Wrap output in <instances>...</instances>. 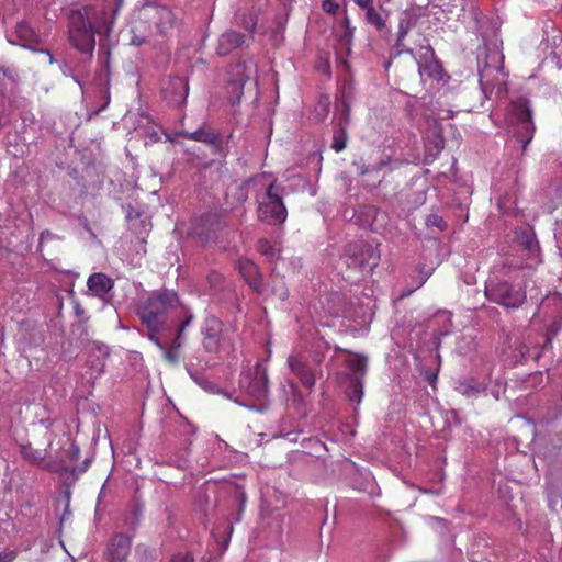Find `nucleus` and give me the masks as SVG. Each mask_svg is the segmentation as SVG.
I'll use <instances>...</instances> for the list:
<instances>
[{
    "label": "nucleus",
    "instance_id": "nucleus-11",
    "mask_svg": "<svg viewBox=\"0 0 562 562\" xmlns=\"http://www.w3.org/2000/svg\"><path fill=\"white\" fill-rule=\"evenodd\" d=\"M256 74V64L252 59L236 63L228 70L227 91L231 102L238 103L244 94L245 83Z\"/></svg>",
    "mask_w": 562,
    "mask_h": 562
},
{
    "label": "nucleus",
    "instance_id": "nucleus-25",
    "mask_svg": "<svg viewBox=\"0 0 562 562\" xmlns=\"http://www.w3.org/2000/svg\"><path fill=\"white\" fill-rule=\"evenodd\" d=\"M162 352L164 358L172 363L176 364L179 361V348L181 346V341L179 338H175L171 342L170 347H167V341L162 337L159 336V342L155 344Z\"/></svg>",
    "mask_w": 562,
    "mask_h": 562
},
{
    "label": "nucleus",
    "instance_id": "nucleus-13",
    "mask_svg": "<svg viewBox=\"0 0 562 562\" xmlns=\"http://www.w3.org/2000/svg\"><path fill=\"white\" fill-rule=\"evenodd\" d=\"M240 389L256 401H263L268 394L266 369L257 363L252 370L241 375Z\"/></svg>",
    "mask_w": 562,
    "mask_h": 562
},
{
    "label": "nucleus",
    "instance_id": "nucleus-12",
    "mask_svg": "<svg viewBox=\"0 0 562 562\" xmlns=\"http://www.w3.org/2000/svg\"><path fill=\"white\" fill-rule=\"evenodd\" d=\"M19 451L24 461L48 472H61L69 468L68 463L64 459L46 460L49 454L47 449H35L31 443H20Z\"/></svg>",
    "mask_w": 562,
    "mask_h": 562
},
{
    "label": "nucleus",
    "instance_id": "nucleus-34",
    "mask_svg": "<svg viewBox=\"0 0 562 562\" xmlns=\"http://www.w3.org/2000/svg\"><path fill=\"white\" fill-rule=\"evenodd\" d=\"M425 223L427 227H437L439 231H445L447 228V223L445 222V220L435 213L429 214L426 217Z\"/></svg>",
    "mask_w": 562,
    "mask_h": 562
},
{
    "label": "nucleus",
    "instance_id": "nucleus-5",
    "mask_svg": "<svg viewBox=\"0 0 562 562\" xmlns=\"http://www.w3.org/2000/svg\"><path fill=\"white\" fill-rule=\"evenodd\" d=\"M173 24L175 15L169 8L146 3L135 11L133 32L165 34L173 27Z\"/></svg>",
    "mask_w": 562,
    "mask_h": 562
},
{
    "label": "nucleus",
    "instance_id": "nucleus-31",
    "mask_svg": "<svg viewBox=\"0 0 562 562\" xmlns=\"http://www.w3.org/2000/svg\"><path fill=\"white\" fill-rule=\"evenodd\" d=\"M60 70L64 76L71 77L80 88H83V75L76 72L74 66L69 64H63L60 66Z\"/></svg>",
    "mask_w": 562,
    "mask_h": 562
},
{
    "label": "nucleus",
    "instance_id": "nucleus-57",
    "mask_svg": "<svg viewBox=\"0 0 562 562\" xmlns=\"http://www.w3.org/2000/svg\"><path fill=\"white\" fill-rule=\"evenodd\" d=\"M347 279H350L353 282V281H358L359 277L353 278L352 276H347Z\"/></svg>",
    "mask_w": 562,
    "mask_h": 562
},
{
    "label": "nucleus",
    "instance_id": "nucleus-17",
    "mask_svg": "<svg viewBox=\"0 0 562 562\" xmlns=\"http://www.w3.org/2000/svg\"><path fill=\"white\" fill-rule=\"evenodd\" d=\"M488 384V378L464 376L456 381L454 390L465 397L473 398L484 393Z\"/></svg>",
    "mask_w": 562,
    "mask_h": 562
},
{
    "label": "nucleus",
    "instance_id": "nucleus-40",
    "mask_svg": "<svg viewBox=\"0 0 562 562\" xmlns=\"http://www.w3.org/2000/svg\"><path fill=\"white\" fill-rule=\"evenodd\" d=\"M111 29H112V21H110L105 16V13H103L95 31L99 33H101V32L109 33L111 31Z\"/></svg>",
    "mask_w": 562,
    "mask_h": 562
},
{
    "label": "nucleus",
    "instance_id": "nucleus-14",
    "mask_svg": "<svg viewBox=\"0 0 562 562\" xmlns=\"http://www.w3.org/2000/svg\"><path fill=\"white\" fill-rule=\"evenodd\" d=\"M15 35L19 40V44L22 47L32 52L44 54L47 57V63L49 65L55 63V58L48 49H42L38 47L43 41L27 22H20L16 24Z\"/></svg>",
    "mask_w": 562,
    "mask_h": 562
},
{
    "label": "nucleus",
    "instance_id": "nucleus-46",
    "mask_svg": "<svg viewBox=\"0 0 562 562\" xmlns=\"http://www.w3.org/2000/svg\"><path fill=\"white\" fill-rule=\"evenodd\" d=\"M170 562H192V558L189 553L176 554Z\"/></svg>",
    "mask_w": 562,
    "mask_h": 562
},
{
    "label": "nucleus",
    "instance_id": "nucleus-55",
    "mask_svg": "<svg viewBox=\"0 0 562 562\" xmlns=\"http://www.w3.org/2000/svg\"><path fill=\"white\" fill-rule=\"evenodd\" d=\"M442 316H445L448 321L451 318V314L449 312H442Z\"/></svg>",
    "mask_w": 562,
    "mask_h": 562
},
{
    "label": "nucleus",
    "instance_id": "nucleus-48",
    "mask_svg": "<svg viewBox=\"0 0 562 562\" xmlns=\"http://www.w3.org/2000/svg\"><path fill=\"white\" fill-rule=\"evenodd\" d=\"M49 459H64L65 461H69L67 458V452L65 448H61L60 451L56 452L55 454L50 456Z\"/></svg>",
    "mask_w": 562,
    "mask_h": 562
},
{
    "label": "nucleus",
    "instance_id": "nucleus-26",
    "mask_svg": "<svg viewBox=\"0 0 562 562\" xmlns=\"http://www.w3.org/2000/svg\"><path fill=\"white\" fill-rule=\"evenodd\" d=\"M181 135L189 139L202 142L205 144H215L218 140V135L209 128H198L194 132H183Z\"/></svg>",
    "mask_w": 562,
    "mask_h": 562
},
{
    "label": "nucleus",
    "instance_id": "nucleus-35",
    "mask_svg": "<svg viewBox=\"0 0 562 562\" xmlns=\"http://www.w3.org/2000/svg\"><path fill=\"white\" fill-rule=\"evenodd\" d=\"M257 249L260 254H262L263 256H266L267 258L269 259H272L276 255V250L274 248L271 246V244L266 240V239H261L259 243H258V246H257Z\"/></svg>",
    "mask_w": 562,
    "mask_h": 562
},
{
    "label": "nucleus",
    "instance_id": "nucleus-22",
    "mask_svg": "<svg viewBox=\"0 0 562 562\" xmlns=\"http://www.w3.org/2000/svg\"><path fill=\"white\" fill-rule=\"evenodd\" d=\"M245 42V36L236 31H228L221 35L218 40L217 54L228 55L233 49L240 47Z\"/></svg>",
    "mask_w": 562,
    "mask_h": 562
},
{
    "label": "nucleus",
    "instance_id": "nucleus-16",
    "mask_svg": "<svg viewBox=\"0 0 562 562\" xmlns=\"http://www.w3.org/2000/svg\"><path fill=\"white\" fill-rule=\"evenodd\" d=\"M201 330L205 350L217 352L222 341L223 323L214 316H209L205 318Z\"/></svg>",
    "mask_w": 562,
    "mask_h": 562
},
{
    "label": "nucleus",
    "instance_id": "nucleus-3",
    "mask_svg": "<svg viewBox=\"0 0 562 562\" xmlns=\"http://www.w3.org/2000/svg\"><path fill=\"white\" fill-rule=\"evenodd\" d=\"M503 60L504 56L496 45L492 49L484 46L477 56L480 86L482 93L487 99H491L493 94L503 97L507 93Z\"/></svg>",
    "mask_w": 562,
    "mask_h": 562
},
{
    "label": "nucleus",
    "instance_id": "nucleus-52",
    "mask_svg": "<svg viewBox=\"0 0 562 562\" xmlns=\"http://www.w3.org/2000/svg\"><path fill=\"white\" fill-rule=\"evenodd\" d=\"M8 123V117L0 114V127Z\"/></svg>",
    "mask_w": 562,
    "mask_h": 562
},
{
    "label": "nucleus",
    "instance_id": "nucleus-7",
    "mask_svg": "<svg viewBox=\"0 0 562 562\" xmlns=\"http://www.w3.org/2000/svg\"><path fill=\"white\" fill-rule=\"evenodd\" d=\"M510 123L516 126L515 136L522 144V149L526 150L536 130L529 100L520 98L512 103Z\"/></svg>",
    "mask_w": 562,
    "mask_h": 562
},
{
    "label": "nucleus",
    "instance_id": "nucleus-4",
    "mask_svg": "<svg viewBox=\"0 0 562 562\" xmlns=\"http://www.w3.org/2000/svg\"><path fill=\"white\" fill-rule=\"evenodd\" d=\"M324 359L325 356L321 351L294 349L288 356L286 364L301 385L312 391L316 381L323 378L322 364Z\"/></svg>",
    "mask_w": 562,
    "mask_h": 562
},
{
    "label": "nucleus",
    "instance_id": "nucleus-28",
    "mask_svg": "<svg viewBox=\"0 0 562 562\" xmlns=\"http://www.w3.org/2000/svg\"><path fill=\"white\" fill-rule=\"evenodd\" d=\"M66 452H67V458L69 460L66 462L68 463L69 468L66 470H63L60 473H67V472L75 473L77 470L75 467V463L79 460L80 448L75 442H68V448L66 449Z\"/></svg>",
    "mask_w": 562,
    "mask_h": 562
},
{
    "label": "nucleus",
    "instance_id": "nucleus-18",
    "mask_svg": "<svg viewBox=\"0 0 562 562\" xmlns=\"http://www.w3.org/2000/svg\"><path fill=\"white\" fill-rule=\"evenodd\" d=\"M348 368L352 373L351 382L353 392L349 394L351 401L360 402L362 396V384L359 380L363 375L367 368V359L360 356H350L346 361Z\"/></svg>",
    "mask_w": 562,
    "mask_h": 562
},
{
    "label": "nucleus",
    "instance_id": "nucleus-41",
    "mask_svg": "<svg viewBox=\"0 0 562 562\" xmlns=\"http://www.w3.org/2000/svg\"><path fill=\"white\" fill-rule=\"evenodd\" d=\"M193 318V315L191 313H186V316H184V319L180 323L178 329H177V337L176 338H181L182 336V333L184 331V329L190 325L191 321Z\"/></svg>",
    "mask_w": 562,
    "mask_h": 562
},
{
    "label": "nucleus",
    "instance_id": "nucleus-38",
    "mask_svg": "<svg viewBox=\"0 0 562 562\" xmlns=\"http://www.w3.org/2000/svg\"><path fill=\"white\" fill-rule=\"evenodd\" d=\"M339 8L340 5L336 0H322V9L328 14L335 15Z\"/></svg>",
    "mask_w": 562,
    "mask_h": 562
},
{
    "label": "nucleus",
    "instance_id": "nucleus-30",
    "mask_svg": "<svg viewBox=\"0 0 562 562\" xmlns=\"http://www.w3.org/2000/svg\"><path fill=\"white\" fill-rule=\"evenodd\" d=\"M366 11V20L369 24L375 26L378 30H381L385 25V21L382 15L374 9L373 5L364 9Z\"/></svg>",
    "mask_w": 562,
    "mask_h": 562
},
{
    "label": "nucleus",
    "instance_id": "nucleus-19",
    "mask_svg": "<svg viewBox=\"0 0 562 562\" xmlns=\"http://www.w3.org/2000/svg\"><path fill=\"white\" fill-rule=\"evenodd\" d=\"M130 551L131 539L123 533L113 536L106 548L110 562H123L128 557Z\"/></svg>",
    "mask_w": 562,
    "mask_h": 562
},
{
    "label": "nucleus",
    "instance_id": "nucleus-50",
    "mask_svg": "<svg viewBox=\"0 0 562 562\" xmlns=\"http://www.w3.org/2000/svg\"><path fill=\"white\" fill-rule=\"evenodd\" d=\"M54 237V234L50 232H43L40 236V243L43 244L46 240H49Z\"/></svg>",
    "mask_w": 562,
    "mask_h": 562
},
{
    "label": "nucleus",
    "instance_id": "nucleus-10",
    "mask_svg": "<svg viewBox=\"0 0 562 562\" xmlns=\"http://www.w3.org/2000/svg\"><path fill=\"white\" fill-rule=\"evenodd\" d=\"M94 32L91 23L80 12L71 15L69 38L78 50L92 56L95 46Z\"/></svg>",
    "mask_w": 562,
    "mask_h": 562
},
{
    "label": "nucleus",
    "instance_id": "nucleus-42",
    "mask_svg": "<svg viewBox=\"0 0 562 562\" xmlns=\"http://www.w3.org/2000/svg\"><path fill=\"white\" fill-rule=\"evenodd\" d=\"M207 280L209 282L211 283V288L213 291H217L218 290V285L220 283L222 282L223 280V277L222 274L217 273V272H212L210 273V276L207 277Z\"/></svg>",
    "mask_w": 562,
    "mask_h": 562
},
{
    "label": "nucleus",
    "instance_id": "nucleus-51",
    "mask_svg": "<svg viewBox=\"0 0 562 562\" xmlns=\"http://www.w3.org/2000/svg\"><path fill=\"white\" fill-rule=\"evenodd\" d=\"M370 171H371V167L370 166H362L361 170H360V173L361 175H366V173H369Z\"/></svg>",
    "mask_w": 562,
    "mask_h": 562
},
{
    "label": "nucleus",
    "instance_id": "nucleus-45",
    "mask_svg": "<svg viewBox=\"0 0 562 562\" xmlns=\"http://www.w3.org/2000/svg\"><path fill=\"white\" fill-rule=\"evenodd\" d=\"M318 109H319V119L322 120V119L326 117L329 112V102L327 100L325 102H319Z\"/></svg>",
    "mask_w": 562,
    "mask_h": 562
},
{
    "label": "nucleus",
    "instance_id": "nucleus-20",
    "mask_svg": "<svg viewBox=\"0 0 562 562\" xmlns=\"http://www.w3.org/2000/svg\"><path fill=\"white\" fill-rule=\"evenodd\" d=\"M87 286L93 296L104 300L113 289L114 283L105 273L97 272L88 278Z\"/></svg>",
    "mask_w": 562,
    "mask_h": 562
},
{
    "label": "nucleus",
    "instance_id": "nucleus-37",
    "mask_svg": "<svg viewBox=\"0 0 562 562\" xmlns=\"http://www.w3.org/2000/svg\"><path fill=\"white\" fill-rule=\"evenodd\" d=\"M90 59H91V56L89 55L88 57L80 60L76 66H74L76 72L83 75V85L86 83V80L89 76L88 68H89Z\"/></svg>",
    "mask_w": 562,
    "mask_h": 562
},
{
    "label": "nucleus",
    "instance_id": "nucleus-43",
    "mask_svg": "<svg viewBox=\"0 0 562 562\" xmlns=\"http://www.w3.org/2000/svg\"><path fill=\"white\" fill-rule=\"evenodd\" d=\"M407 33H408V26L405 23L401 22L398 25V32H397V42H396L397 47H401L402 41L405 38Z\"/></svg>",
    "mask_w": 562,
    "mask_h": 562
},
{
    "label": "nucleus",
    "instance_id": "nucleus-49",
    "mask_svg": "<svg viewBox=\"0 0 562 562\" xmlns=\"http://www.w3.org/2000/svg\"><path fill=\"white\" fill-rule=\"evenodd\" d=\"M144 42H145V36H139V35L134 34L133 37L131 38V44L135 45V46L142 45Z\"/></svg>",
    "mask_w": 562,
    "mask_h": 562
},
{
    "label": "nucleus",
    "instance_id": "nucleus-53",
    "mask_svg": "<svg viewBox=\"0 0 562 562\" xmlns=\"http://www.w3.org/2000/svg\"><path fill=\"white\" fill-rule=\"evenodd\" d=\"M150 137L153 138L154 142H157L160 139L159 134L157 132L150 133Z\"/></svg>",
    "mask_w": 562,
    "mask_h": 562
},
{
    "label": "nucleus",
    "instance_id": "nucleus-2",
    "mask_svg": "<svg viewBox=\"0 0 562 562\" xmlns=\"http://www.w3.org/2000/svg\"><path fill=\"white\" fill-rule=\"evenodd\" d=\"M255 181L261 189V193L257 194L258 218L269 225H279L285 222L288 211L283 203V186L269 173L258 176Z\"/></svg>",
    "mask_w": 562,
    "mask_h": 562
},
{
    "label": "nucleus",
    "instance_id": "nucleus-21",
    "mask_svg": "<svg viewBox=\"0 0 562 562\" xmlns=\"http://www.w3.org/2000/svg\"><path fill=\"white\" fill-rule=\"evenodd\" d=\"M548 502L551 509H562V470L551 471L548 477Z\"/></svg>",
    "mask_w": 562,
    "mask_h": 562
},
{
    "label": "nucleus",
    "instance_id": "nucleus-23",
    "mask_svg": "<svg viewBox=\"0 0 562 562\" xmlns=\"http://www.w3.org/2000/svg\"><path fill=\"white\" fill-rule=\"evenodd\" d=\"M202 229L196 234L204 240L213 239L217 232L222 231L226 224L216 215H207L201 220Z\"/></svg>",
    "mask_w": 562,
    "mask_h": 562
},
{
    "label": "nucleus",
    "instance_id": "nucleus-54",
    "mask_svg": "<svg viewBox=\"0 0 562 562\" xmlns=\"http://www.w3.org/2000/svg\"><path fill=\"white\" fill-rule=\"evenodd\" d=\"M115 2H116V7H115V10H114V13H116L119 11L123 0H115Z\"/></svg>",
    "mask_w": 562,
    "mask_h": 562
},
{
    "label": "nucleus",
    "instance_id": "nucleus-27",
    "mask_svg": "<svg viewBox=\"0 0 562 562\" xmlns=\"http://www.w3.org/2000/svg\"><path fill=\"white\" fill-rule=\"evenodd\" d=\"M418 70L422 76H427L434 80H440L442 77V68L435 60L426 61L424 65L419 64Z\"/></svg>",
    "mask_w": 562,
    "mask_h": 562
},
{
    "label": "nucleus",
    "instance_id": "nucleus-47",
    "mask_svg": "<svg viewBox=\"0 0 562 562\" xmlns=\"http://www.w3.org/2000/svg\"><path fill=\"white\" fill-rule=\"evenodd\" d=\"M352 1L362 10L373 5V0H352Z\"/></svg>",
    "mask_w": 562,
    "mask_h": 562
},
{
    "label": "nucleus",
    "instance_id": "nucleus-33",
    "mask_svg": "<svg viewBox=\"0 0 562 562\" xmlns=\"http://www.w3.org/2000/svg\"><path fill=\"white\" fill-rule=\"evenodd\" d=\"M341 24L345 29L344 31V34H342V40L347 43V44H350L352 38H353V35H355V27L351 25V21L349 19V16L347 14H345L342 21H341Z\"/></svg>",
    "mask_w": 562,
    "mask_h": 562
},
{
    "label": "nucleus",
    "instance_id": "nucleus-8",
    "mask_svg": "<svg viewBox=\"0 0 562 562\" xmlns=\"http://www.w3.org/2000/svg\"><path fill=\"white\" fill-rule=\"evenodd\" d=\"M533 318L548 327V340H550L562 326V294L547 295L539 304Z\"/></svg>",
    "mask_w": 562,
    "mask_h": 562
},
{
    "label": "nucleus",
    "instance_id": "nucleus-29",
    "mask_svg": "<svg viewBox=\"0 0 562 562\" xmlns=\"http://www.w3.org/2000/svg\"><path fill=\"white\" fill-rule=\"evenodd\" d=\"M239 273L245 279V281H248L250 278H252L256 273H258L257 266L248 259H240L237 263Z\"/></svg>",
    "mask_w": 562,
    "mask_h": 562
},
{
    "label": "nucleus",
    "instance_id": "nucleus-44",
    "mask_svg": "<svg viewBox=\"0 0 562 562\" xmlns=\"http://www.w3.org/2000/svg\"><path fill=\"white\" fill-rule=\"evenodd\" d=\"M15 558L16 552L14 550L0 551V562H13Z\"/></svg>",
    "mask_w": 562,
    "mask_h": 562
},
{
    "label": "nucleus",
    "instance_id": "nucleus-15",
    "mask_svg": "<svg viewBox=\"0 0 562 562\" xmlns=\"http://www.w3.org/2000/svg\"><path fill=\"white\" fill-rule=\"evenodd\" d=\"M161 93L173 105H182L189 93L188 81L182 77H168L162 81Z\"/></svg>",
    "mask_w": 562,
    "mask_h": 562
},
{
    "label": "nucleus",
    "instance_id": "nucleus-32",
    "mask_svg": "<svg viewBox=\"0 0 562 562\" xmlns=\"http://www.w3.org/2000/svg\"><path fill=\"white\" fill-rule=\"evenodd\" d=\"M99 353L100 357H98L97 362L91 364V369L93 370L91 374L94 376H99L101 373H103L108 351L105 349H99Z\"/></svg>",
    "mask_w": 562,
    "mask_h": 562
},
{
    "label": "nucleus",
    "instance_id": "nucleus-58",
    "mask_svg": "<svg viewBox=\"0 0 562 562\" xmlns=\"http://www.w3.org/2000/svg\"><path fill=\"white\" fill-rule=\"evenodd\" d=\"M109 103H110V97L108 95L106 97V102H105V104H104V106L102 109H104Z\"/></svg>",
    "mask_w": 562,
    "mask_h": 562
},
{
    "label": "nucleus",
    "instance_id": "nucleus-1",
    "mask_svg": "<svg viewBox=\"0 0 562 562\" xmlns=\"http://www.w3.org/2000/svg\"><path fill=\"white\" fill-rule=\"evenodd\" d=\"M178 304V296L172 291H159L148 296L138 307L137 315L148 330V338L159 342V335L169 331L176 325L170 311Z\"/></svg>",
    "mask_w": 562,
    "mask_h": 562
},
{
    "label": "nucleus",
    "instance_id": "nucleus-36",
    "mask_svg": "<svg viewBox=\"0 0 562 562\" xmlns=\"http://www.w3.org/2000/svg\"><path fill=\"white\" fill-rule=\"evenodd\" d=\"M249 286L257 293H263L265 286H263V280L261 274L258 272L252 278H250L248 281H246Z\"/></svg>",
    "mask_w": 562,
    "mask_h": 562
},
{
    "label": "nucleus",
    "instance_id": "nucleus-6",
    "mask_svg": "<svg viewBox=\"0 0 562 562\" xmlns=\"http://www.w3.org/2000/svg\"><path fill=\"white\" fill-rule=\"evenodd\" d=\"M485 295L490 301L508 308H517L526 300V292L522 290L519 282H495L493 279H490L486 283Z\"/></svg>",
    "mask_w": 562,
    "mask_h": 562
},
{
    "label": "nucleus",
    "instance_id": "nucleus-9",
    "mask_svg": "<svg viewBox=\"0 0 562 562\" xmlns=\"http://www.w3.org/2000/svg\"><path fill=\"white\" fill-rule=\"evenodd\" d=\"M378 260L373 247L363 241L349 244L342 257L349 270L360 273L371 271L378 265Z\"/></svg>",
    "mask_w": 562,
    "mask_h": 562
},
{
    "label": "nucleus",
    "instance_id": "nucleus-56",
    "mask_svg": "<svg viewBox=\"0 0 562 562\" xmlns=\"http://www.w3.org/2000/svg\"><path fill=\"white\" fill-rule=\"evenodd\" d=\"M280 297H281L282 300H285V299L288 297V292H286V291L282 292V293L280 294Z\"/></svg>",
    "mask_w": 562,
    "mask_h": 562
},
{
    "label": "nucleus",
    "instance_id": "nucleus-24",
    "mask_svg": "<svg viewBox=\"0 0 562 562\" xmlns=\"http://www.w3.org/2000/svg\"><path fill=\"white\" fill-rule=\"evenodd\" d=\"M517 240L520 246L524 247L525 250L528 251L535 263L539 262L538 252H539V244L536 239V236L530 229H521L517 233Z\"/></svg>",
    "mask_w": 562,
    "mask_h": 562
},
{
    "label": "nucleus",
    "instance_id": "nucleus-39",
    "mask_svg": "<svg viewBox=\"0 0 562 562\" xmlns=\"http://www.w3.org/2000/svg\"><path fill=\"white\" fill-rule=\"evenodd\" d=\"M333 149L339 153L346 147L345 132L341 131V135H335L331 144Z\"/></svg>",
    "mask_w": 562,
    "mask_h": 562
}]
</instances>
